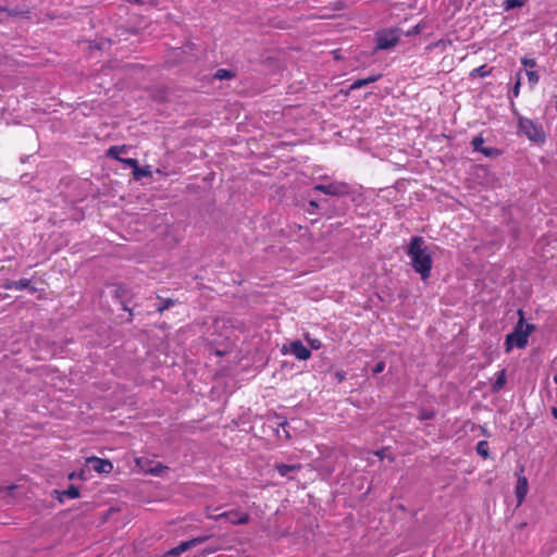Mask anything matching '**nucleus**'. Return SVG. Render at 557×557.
Here are the masks:
<instances>
[{"label": "nucleus", "instance_id": "nucleus-29", "mask_svg": "<svg viewBox=\"0 0 557 557\" xmlns=\"http://www.w3.org/2000/svg\"><path fill=\"white\" fill-rule=\"evenodd\" d=\"M520 86H521V77L519 76L512 90H511V96L517 98L519 96V92H520Z\"/></svg>", "mask_w": 557, "mask_h": 557}, {"label": "nucleus", "instance_id": "nucleus-8", "mask_svg": "<svg viewBox=\"0 0 557 557\" xmlns=\"http://www.w3.org/2000/svg\"><path fill=\"white\" fill-rule=\"evenodd\" d=\"M207 539H208L207 536H198V537L191 539L189 541L182 542L177 546H175L172 549H170L166 553V555L168 556H174V557L180 556L181 554H183L187 549L193 548L196 545L203 543Z\"/></svg>", "mask_w": 557, "mask_h": 557}, {"label": "nucleus", "instance_id": "nucleus-32", "mask_svg": "<svg viewBox=\"0 0 557 557\" xmlns=\"http://www.w3.org/2000/svg\"><path fill=\"white\" fill-rule=\"evenodd\" d=\"M336 377H337V380H338V381H343V380L345 379V373H343V372H337V373H336Z\"/></svg>", "mask_w": 557, "mask_h": 557}, {"label": "nucleus", "instance_id": "nucleus-27", "mask_svg": "<svg viewBox=\"0 0 557 557\" xmlns=\"http://www.w3.org/2000/svg\"><path fill=\"white\" fill-rule=\"evenodd\" d=\"M120 162L131 166L133 169V171L138 166V161L136 159H133V158H122V159H119Z\"/></svg>", "mask_w": 557, "mask_h": 557}, {"label": "nucleus", "instance_id": "nucleus-33", "mask_svg": "<svg viewBox=\"0 0 557 557\" xmlns=\"http://www.w3.org/2000/svg\"><path fill=\"white\" fill-rule=\"evenodd\" d=\"M309 206L312 208H318V202L315 200H310Z\"/></svg>", "mask_w": 557, "mask_h": 557}, {"label": "nucleus", "instance_id": "nucleus-6", "mask_svg": "<svg viewBox=\"0 0 557 557\" xmlns=\"http://www.w3.org/2000/svg\"><path fill=\"white\" fill-rule=\"evenodd\" d=\"M283 354H290L298 360H308L311 357V351L300 341H294L288 346L284 345L282 348Z\"/></svg>", "mask_w": 557, "mask_h": 557}, {"label": "nucleus", "instance_id": "nucleus-11", "mask_svg": "<svg viewBox=\"0 0 557 557\" xmlns=\"http://www.w3.org/2000/svg\"><path fill=\"white\" fill-rule=\"evenodd\" d=\"M528 494V479L525 476H519L516 485V497L520 505Z\"/></svg>", "mask_w": 557, "mask_h": 557}, {"label": "nucleus", "instance_id": "nucleus-1", "mask_svg": "<svg viewBox=\"0 0 557 557\" xmlns=\"http://www.w3.org/2000/svg\"><path fill=\"white\" fill-rule=\"evenodd\" d=\"M407 255L410 257V264L413 270L420 274L423 281L428 280L432 270V251L425 245V242L420 236L411 238Z\"/></svg>", "mask_w": 557, "mask_h": 557}, {"label": "nucleus", "instance_id": "nucleus-28", "mask_svg": "<svg viewBox=\"0 0 557 557\" xmlns=\"http://www.w3.org/2000/svg\"><path fill=\"white\" fill-rule=\"evenodd\" d=\"M521 63L523 64V66L529 67V69H533L536 66V60L531 59V58H525V57L522 58Z\"/></svg>", "mask_w": 557, "mask_h": 557}, {"label": "nucleus", "instance_id": "nucleus-12", "mask_svg": "<svg viewBox=\"0 0 557 557\" xmlns=\"http://www.w3.org/2000/svg\"><path fill=\"white\" fill-rule=\"evenodd\" d=\"M29 283H30L29 280L21 278L18 281H12V282H9V283L4 284V288H7V289H17V290L29 288L30 293H35L36 288L35 287H30Z\"/></svg>", "mask_w": 557, "mask_h": 557}, {"label": "nucleus", "instance_id": "nucleus-23", "mask_svg": "<svg viewBox=\"0 0 557 557\" xmlns=\"http://www.w3.org/2000/svg\"><path fill=\"white\" fill-rule=\"evenodd\" d=\"M525 74L528 76L529 84L531 85V87H534L540 81V76H539L537 72L532 71V70H527Z\"/></svg>", "mask_w": 557, "mask_h": 557}, {"label": "nucleus", "instance_id": "nucleus-34", "mask_svg": "<svg viewBox=\"0 0 557 557\" xmlns=\"http://www.w3.org/2000/svg\"><path fill=\"white\" fill-rule=\"evenodd\" d=\"M552 414L554 416L555 419H557V407H554L552 409Z\"/></svg>", "mask_w": 557, "mask_h": 557}, {"label": "nucleus", "instance_id": "nucleus-4", "mask_svg": "<svg viewBox=\"0 0 557 557\" xmlns=\"http://www.w3.org/2000/svg\"><path fill=\"white\" fill-rule=\"evenodd\" d=\"M400 39L399 29H387L376 33V46L377 50H387L395 47Z\"/></svg>", "mask_w": 557, "mask_h": 557}, {"label": "nucleus", "instance_id": "nucleus-5", "mask_svg": "<svg viewBox=\"0 0 557 557\" xmlns=\"http://www.w3.org/2000/svg\"><path fill=\"white\" fill-rule=\"evenodd\" d=\"M314 190L321 191L330 196H346L349 194L350 188L348 184L343 182H333L330 184H318L313 187Z\"/></svg>", "mask_w": 557, "mask_h": 557}, {"label": "nucleus", "instance_id": "nucleus-21", "mask_svg": "<svg viewBox=\"0 0 557 557\" xmlns=\"http://www.w3.org/2000/svg\"><path fill=\"white\" fill-rule=\"evenodd\" d=\"M126 151V146H112L108 149L107 156L113 159H121L119 154Z\"/></svg>", "mask_w": 557, "mask_h": 557}, {"label": "nucleus", "instance_id": "nucleus-19", "mask_svg": "<svg viewBox=\"0 0 557 557\" xmlns=\"http://www.w3.org/2000/svg\"><path fill=\"white\" fill-rule=\"evenodd\" d=\"M145 460L143 458L137 459V465L140 466L146 472L152 473L154 475L161 474V472L166 469V467L162 466L160 462L157 463L153 468L147 469L144 466Z\"/></svg>", "mask_w": 557, "mask_h": 557}, {"label": "nucleus", "instance_id": "nucleus-20", "mask_svg": "<svg viewBox=\"0 0 557 557\" xmlns=\"http://www.w3.org/2000/svg\"><path fill=\"white\" fill-rule=\"evenodd\" d=\"M235 77V73L233 71L226 70V69H219L214 73V78L223 81V79H231Z\"/></svg>", "mask_w": 557, "mask_h": 557}, {"label": "nucleus", "instance_id": "nucleus-14", "mask_svg": "<svg viewBox=\"0 0 557 557\" xmlns=\"http://www.w3.org/2000/svg\"><path fill=\"white\" fill-rule=\"evenodd\" d=\"M506 384V370L503 369L496 373V380L492 384V392L499 393Z\"/></svg>", "mask_w": 557, "mask_h": 557}, {"label": "nucleus", "instance_id": "nucleus-16", "mask_svg": "<svg viewBox=\"0 0 557 557\" xmlns=\"http://www.w3.org/2000/svg\"><path fill=\"white\" fill-rule=\"evenodd\" d=\"M79 497V490L75 485H70L67 490L63 491L59 495V500L62 503L64 498L74 499Z\"/></svg>", "mask_w": 557, "mask_h": 557}, {"label": "nucleus", "instance_id": "nucleus-25", "mask_svg": "<svg viewBox=\"0 0 557 557\" xmlns=\"http://www.w3.org/2000/svg\"><path fill=\"white\" fill-rule=\"evenodd\" d=\"M306 339L308 341V344L311 349L318 350L322 347V343L318 338H310L308 335L306 336Z\"/></svg>", "mask_w": 557, "mask_h": 557}, {"label": "nucleus", "instance_id": "nucleus-24", "mask_svg": "<svg viewBox=\"0 0 557 557\" xmlns=\"http://www.w3.org/2000/svg\"><path fill=\"white\" fill-rule=\"evenodd\" d=\"M174 305V300L171 298H168L165 300H162L161 305L157 307V311L162 313L163 311L168 310Z\"/></svg>", "mask_w": 557, "mask_h": 557}, {"label": "nucleus", "instance_id": "nucleus-31", "mask_svg": "<svg viewBox=\"0 0 557 557\" xmlns=\"http://www.w3.org/2000/svg\"><path fill=\"white\" fill-rule=\"evenodd\" d=\"M433 417H434V413H433V412H431V411H424V412H422V414H421V419H425V420H426V419H432Z\"/></svg>", "mask_w": 557, "mask_h": 557}, {"label": "nucleus", "instance_id": "nucleus-10", "mask_svg": "<svg viewBox=\"0 0 557 557\" xmlns=\"http://www.w3.org/2000/svg\"><path fill=\"white\" fill-rule=\"evenodd\" d=\"M483 144H484V139L482 136H475L471 141V145L475 151H480L486 157L499 156L498 149L492 148V147H490V148L484 147Z\"/></svg>", "mask_w": 557, "mask_h": 557}, {"label": "nucleus", "instance_id": "nucleus-7", "mask_svg": "<svg viewBox=\"0 0 557 557\" xmlns=\"http://www.w3.org/2000/svg\"><path fill=\"white\" fill-rule=\"evenodd\" d=\"M208 517L213 520L226 518L232 524H235V525L246 524L249 522V519H250L248 513L236 511V510L225 511V512L219 513L216 516L209 515Z\"/></svg>", "mask_w": 557, "mask_h": 557}, {"label": "nucleus", "instance_id": "nucleus-22", "mask_svg": "<svg viewBox=\"0 0 557 557\" xmlns=\"http://www.w3.org/2000/svg\"><path fill=\"white\" fill-rule=\"evenodd\" d=\"M475 450H476L478 455H480L481 457L487 458L488 457V444H487V442L486 441H480L476 444Z\"/></svg>", "mask_w": 557, "mask_h": 557}, {"label": "nucleus", "instance_id": "nucleus-13", "mask_svg": "<svg viewBox=\"0 0 557 557\" xmlns=\"http://www.w3.org/2000/svg\"><path fill=\"white\" fill-rule=\"evenodd\" d=\"M0 12H5L8 13L9 16H12V17H28L29 16V9L24 7V8H4V7H0Z\"/></svg>", "mask_w": 557, "mask_h": 557}, {"label": "nucleus", "instance_id": "nucleus-2", "mask_svg": "<svg viewBox=\"0 0 557 557\" xmlns=\"http://www.w3.org/2000/svg\"><path fill=\"white\" fill-rule=\"evenodd\" d=\"M519 321L513 331L506 336L505 350L509 352L513 347L524 348L528 344V338L534 331V324L524 323L523 310H518Z\"/></svg>", "mask_w": 557, "mask_h": 557}, {"label": "nucleus", "instance_id": "nucleus-15", "mask_svg": "<svg viewBox=\"0 0 557 557\" xmlns=\"http://www.w3.org/2000/svg\"><path fill=\"white\" fill-rule=\"evenodd\" d=\"M381 76H382L381 74H376V75H371L367 78L357 79L350 85V89L351 90L359 89L363 86H367L371 83L379 81L381 78Z\"/></svg>", "mask_w": 557, "mask_h": 557}, {"label": "nucleus", "instance_id": "nucleus-9", "mask_svg": "<svg viewBox=\"0 0 557 557\" xmlns=\"http://www.w3.org/2000/svg\"><path fill=\"white\" fill-rule=\"evenodd\" d=\"M87 465L98 473H110L113 469V465L110 460L98 457L87 458Z\"/></svg>", "mask_w": 557, "mask_h": 557}, {"label": "nucleus", "instance_id": "nucleus-30", "mask_svg": "<svg viewBox=\"0 0 557 557\" xmlns=\"http://www.w3.org/2000/svg\"><path fill=\"white\" fill-rule=\"evenodd\" d=\"M384 369H385V362L379 361L372 369V372H373V374H379V373L383 372Z\"/></svg>", "mask_w": 557, "mask_h": 557}, {"label": "nucleus", "instance_id": "nucleus-35", "mask_svg": "<svg viewBox=\"0 0 557 557\" xmlns=\"http://www.w3.org/2000/svg\"><path fill=\"white\" fill-rule=\"evenodd\" d=\"M375 454H376L379 457H381V458L383 457L382 451H376Z\"/></svg>", "mask_w": 557, "mask_h": 557}, {"label": "nucleus", "instance_id": "nucleus-36", "mask_svg": "<svg viewBox=\"0 0 557 557\" xmlns=\"http://www.w3.org/2000/svg\"><path fill=\"white\" fill-rule=\"evenodd\" d=\"M69 478L74 479V473H71Z\"/></svg>", "mask_w": 557, "mask_h": 557}, {"label": "nucleus", "instance_id": "nucleus-18", "mask_svg": "<svg viewBox=\"0 0 557 557\" xmlns=\"http://www.w3.org/2000/svg\"><path fill=\"white\" fill-rule=\"evenodd\" d=\"M300 468H301L300 465H285V463H281V465H276L275 466V469L277 470V472L282 476H286V475H288L289 472L297 471Z\"/></svg>", "mask_w": 557, "mask_h": 557}, {"label": "nucleus", "instance_id": "nucleus-3", "mask_svg": "<svg viewBox=\"0 0 557 557\" xmlns=\"http://www.w3.org/2000/svg\"><path fill=\"white\" fill-rule=\"evenodd\" d=\"M518 133L524 135L530 141L543 144L546 139L542 125L527 117H519Z\"/></svg>", "mask_w": 557, "mask_h": 557}, {"label": "nucleus", "instance_id": "nucleus-17", "mask_svg": "<svg viewBox=\"0 0 557 557\" xmlns=\"http://www.w3.org/2000/svg\"><path fill=\"white\" fill-rule=\"evenodd\" d=\"M152 172L150 170L149 165H146L144 168H140L139 165L133 171V177L136 181L141 180L143 177H151Z\"/></svg>", "mask_w": 557, "mask_h": 557}, {"label": "nucleus", "instance_id": "nucleus-26", "mask_svg": "<svg viewBox=\"0 0 557 557\" xmlns=\"http://www.w3.org/2000/svg\"><path fill=\"white\" fill-rule=\"evenodd\" d=\"M490 74V70H487L486 65L479 66L474 69L471 73V75H479L481 77H484Z\"/></svg>", "mask_w": 557, "mask_h": 557}]
</instances>
